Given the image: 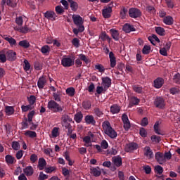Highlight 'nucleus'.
<instances>
[{
  "mask_svg": "<svg viewBox=\"0 0 180 180\" xmlns=\"http://www.w3.org/2000/svg\"><path fill=\"white\" fill-rule=\"evenodd\" d=\"M53 99L48 102L47 108L53 113H61L64 110V105H60L56 102H61V96L57 93H53Z\"/></svg>",
  "mask_w": 180,
  "mask_h": 180,
  "instance_id": "f257e3e1",
  "label": "nucleus"
},
{
  "mask_svg": "<svg viewBox=\"0 0 180 180\" xmlns=\"http://www.w3.org/2000/svg\"><path fill=\"white\" fill-rule=\"evenodd\" d=\"M103 129L104 130L105 134L108 136L110 139H116L117 137V132L115 131L112 126H110V122L109 121H105L103 123Z\"/></svg>",
  "mask_w": 180,
  "mask_h": 180,
  "instance_id": "f03ea898",
  "label": "nucleus"
},
{
  "mask_svg": "<svg viewBox=\"0 0 180 180\" xmlns=\"http://www.w3.org/2000/svg\"><path fill=\"white\" fill-rule=\"evenodd\" d=\"M75 60V56L65 55L63 56L61 60V65L65 68H70L74 65V61Z\"/></svg>",
  "mask_w": 180,
  "mask_h": 180,
  "instance_id": "7ed1b4c3",
  "label": "nucleus"
},
{
  "mask_svg": "<svg viewBox=\"0 0 180 180\" xmlns=\"http://www.w3.org/2000/svg\"><path fill=\"white\" fill-rule=\"evenodd\" d=\"M141 10L137 8H130L129 10V15L130 18H132V19H137V18H141Z\"/></svg>",
  "mask_w": 180,
  "mask_h": 180,
  "instance_id": "20e7f679",
  "label": "nucleus"
},
{
  "mask_svg": "<svg viewBox=\"0 0 180 180\" xmlns=\"http://www.w3.org/2000/svg\"><path fill=\"white\" fill-rule=\"evenodd\" d=\"M155 108L158 109H164L165 108V99L161 96H157L153 102Z\"/></svg>",
  "mask_w": 180,
  "mask_h": 180,
  "instance_id": "39448f33",
  "label": "nucleus"
},
{
  "mask_svg": "<svg viewBox=\"0 0 180 180\" xmlns=\"http://www.w3.org/2000/svg\"><path fill=\"white\" fill-rule=\"evenodd\" d=\"M72 19L73 20V23L76 26L80 27L81 26H84V19L82 18V17H81V15L74 14L72 16Z\"/></svg>",
  "mask_w": 180,
  "mask_h": 180,
  "instance_id": "423d86ee",
  "label": "nucleus"
},
{
  "mask_svg": "<svg viewBox=\"0 0 180 180\" xmlns=\"http://www.w3.org/2000/svg\"><path fill=\"white\" fill-rule=\"evenodd\" d=\"M139 148V144L134 142L127 143L125 145L124 150L126 153H133L134 150Z\"/></svg>",
  "mask_w": 180,
  "mask_h": 180,
  "instance_id": "0eeeda50",
  "label": "nucleus"
},
{
  "mask_svg": "<svg viewBox=\"0 0 180 180\" xmlns=\"http://www.w3.org/2000/svg\"><path fill=\"white\" fill-rule=\"evenodd\" d=\"M155 160L160 165L162 164H165L167 162V160H165V157H164V153L161 152H157L155 155Z\"/></svg>",
  "mask_w": 180,
  "mask_h": 180,
  "instance_id": "6e6552de",
  "label": "nucleus"
},
{
  "mask_svg": "<svg viewBox=\"0 0 180 180\" xmlns=\"http://www.w3.org/2000/svg\"><path fill=\"white\" fill-rule=\"evenodd\" d=\"M102 85L104 86L105 91L110 88L112 85V79L108 77H102Z\"/></svg>",
  "mask_w": 180,
  "mask_h": 180,
  "instance_id": "1a4fd4ad",
  "label": "nucleus"
},
{
  "mask_svg": "<svg viewBox=\"0 0 180 180\" xmlns=\"http://www.w3.org/2000/svg\"><path fill=\"white\" fill-rule=\"evenodd\" d=\"M44 16L46 19H48V20H56L57 18V15L53 11H47L44 13Z\"/></svg>",
  "mask_w": 180,
  "mask_h": 180,
  "instance_id": "9d476101",
  "label": "nucleus"
},
{
  "mask_svg": "<svg viewBox=\"0 0 180 180\" xmlns=\"http://www.w3.org/2000/svg\"><path fill=\"white\" fill-rule=\"evenodd\" d=\"M46 84H47V79L46 78V76L43 75L39 78L37 82V86L39 89H43L44 86H46Z\"/></svg>",
  "mask_w": 180,
  "mask_h": 180,
  "instance_id": "9b49d317",
  "label": "nucleus"
},
{
  "mask_svg": "<svg viewBox=\"0 0 180 180\" xmlns=\"http://www.w3.org/2000/svg\"><path fill=\"white\" fill-rule=\"evenodd\" d=\"M143 153L145 157L149 158V160H152V158H154V152H153L150 146H146L143 149Z\"/></svg>",
  "mask_w": 180,
  "mask_h": 180,
  "instance_id": "f8f14e48",
  "label": "nucleus"
},
{
  "mask_svg": "<svg viewBox=\"0 0 180 180\" xmlns=\"http://www.w3.org/2000/svg\"><path fill=\"white\" fill-rule=\"evenodd\" d=\"M122 120L124 123V129L126 130V131H127V130H129V129L131 127L130 121L129 120V117H127V115L123 114Z\"/></svg>",
  "mask_w": 180,
  "mask_h": 180,
  "instance_id": "ddd939ff",
  "label": "nucleus"
},
{
  "mask_svg": "<svg viewBox=\"0 0 180 180\" xmlns=\"http://www.w3.org/2000/svg\"><path fill=\"white\" fill-rule=\"evenodd\" d=\"M6 56L7 60H8V61H15L17 58L16 52L13 51V50H8L6 53Z\"/></svg>",
  "mask_w": 180,
  "mask_h": 180,
  "instance_id": "4468645a",
  "label": "nucleus"
},
{
  "mask_svg": "<svg viewBox=\"0 0 180 180\" xmlns=\"http://www.w3.org/2000/svg\"><path fill=\"white\" fill-rule=\"evenodd\" d=\"M84 120L86 124H91V126H95L96 124V121L95 120L94 115H86Z\"/></svg>",
  "mask_w": 180,
  "mask_h": 180,
  "instance_id": "2eb2a0df",
  "label": "nucleus"
},
{
  "mask_svg": "<svg viewBox=\"0 0 180 180\" xmlns=\"http://www.w3.org/2000/svg\"><path fill=\"white\" fill-rule=\"evenodd\" d=\"M112 161L115 165V167H117L119 168V167H122L123 162L122 160V157L120 156H115L112 158Z\"/></svg>",
  "mask_w": 180,
  "mask_h": 180,
  "instance_id": "dca6fc26",
  "label": "nucleus"
},
{
  "mask_svg": "<svg viewBox=\"0 0 180 180\" xmlns=\"http://www.w3.org/2000/svg\"><path fill=\"white\" fill-rule=\"evenodd\" d=\"M111 13H112V8L110 6H108L102 10V14L103 18H105V19H109V18L112 16L110 15Z\"/></svg>",
  "mask_w": 180,
  "mask_h": 180,
  "instance_id": "f3484780",
  "label": "nucleus"
},
{
  "mask_svg": "<svg viewBox=\"0 0 180 180\" xmlns=\"http://www.w3.org/2000/svg\"><path fill=\"white\" fill-rule=\"evenodd\" d=\"M46 165H47V162H46V159L44 158H41L38 160V168L39 171H43L45 169Z\"/></svg>",
  "mask_w": 180,
  "mask_h": 180,
  "instance_id": "a211bd4d",
  "label": "nucleus"
},
{
  "mask_svg": "<svg viewBox=\"0 0 180 180\" xmlns=\"http://www.w3.org/2000/svg\"><path fill=\"white\" fill-rule=\"evenodd\" d=\"M109 58L111 68H115L116 67V57L115 56V53H113L112 51L109 53Z\"/></svg>",
  "mask_w": 180,
  "mask_h": 180,
  "instance_id": "6ab92c4d",
  "label": "nucleus"
},
{
  "mask_svg": "<svg viewBox=\"0 0 180 180\" xmlns=\"http://www.w3.org/2000/svg\"><path fill=\"white\" fill-rule=\"evenodd\" d=\"M164 85V79L161 77H158L156 79L154 80V86L157 89H160Z\"/></svg>",
  "mask_w": 180,
  "mask_h": 180,
  "instance_id": "aec40b11",
  "label": "nucleus"
},
{
  "mask_svg": "<svg viewBox=\"0 0 180 180\" xmlns=\"http://www.w3.org/2000/svg\"><path fill=\"white\" fill-rule=\"evenodd\" d=\"M123 31L126 33H130V32H136V28L134 27L129 23H126L124 25Z\"/></svg>",
  "mask_w": 180,
  "mask_h": 180,
  "instance_id": "412c9836",
  "label": "nucleus"
},
{
  "mask_svg": "<svg viewBox=\"0 0 180 180\" xmlns=\"http://www.w3.org/2000/svg\"><path fill=\"white\" fill-rule=\"evenodd\" d=\"M120 106L117 104H113L110 108V112L112 113V115H116L120 112Z\"/></svg>",
  "mask_w": 180,
  "mask_h": 180,
  "instance_id": "4be33fe9",
  "label": "nucleus"
},
{
  "mask_svg": "<svg viewBox=\"0 0 180 180\" xmlns=\"http://www.w3.org/2000/svg\"><path fill=\"white\" fill-rule=\"evenodd\" d=\"M110 33L111 34V37L115 41H119V31L115 29H111L110 30Z\"/></svg>",
  "mask_w": 180,
  "mask_h": 180,
  "instance_id": "5701e85b",
  "label": "nucleus"
},
{
  "mask_svg": "<svg viewBox=\"0 0 180 180\" xmlns=\"http://www.w3.org/2000/svg\"><path fill=\"white\" fill-rule=\"evenodd\" d=\"M91 174L94 175V176H101V174H102V172L101 171V169L99 167H92L90 169Z\"/></svg>",
  "mask_w": 180,
  "mask_h": 180,
  "instance_id": "b1692460",
  "label": "nucleus"
},
{
  "mask_svg": "<svg viewBox=\"0 0 180 180\" xmlns=\"http://www.w3.org/2000/svg\"><path fill=\"white\" fill-rule=\"evenodd\" d=\"M4 110L7 116H12L15 113V108L13 106L6 105Z\"/></svg>",
  "mask_w": 180,
  "mask_h": 180,
  "instance_id": "393cba45",
  "label": "nucleus"
},
{
  "mask_svg": "<svg viewBox=\"0 0 180 180\" xmlns=\"http://www.w3.org/2000/svg\"><path fill=\"white\" fill-rule=\"evenodd\" d=\"M4 40L9 43L11 47H15L17 46L16 39L11 36L4 37Z\"/></svg>",
  "mask_w": 180,
  "mask_h": 180,
  "instance_id": "a878e982",
  "label": "nucleus"
},
{
  "mask_svg": "<svg viewBox=\"0 0 180 180\" xmlns=\"http://www.w3.org/2000/svg\"><path fill=\"white\" fill-rule=\"evenodd\" d=\"M148 40H149V41L151 43V44H153V46H155V41H157V43H160V38L158 37H157V35L153 34L151 36H149L148 37Z\"/></svg>",
  "mask_w": 180,
  "mask_h": 180,
  "instance_id": "bb28decb",
  "label": "nucleus"
},
{
  "mask_svg": "<svg viewBox=\"0 0 180 180\" xmlns=\"http://www.w3.org/2000/svg\"><path fill=\"white\" fill-rule=\"evenodd\" d=\"M70 5L71 11L72 12H77L78 11V3L77 1H74V0H68Z\"/></svg>",
  "mask_w": 180,
  "mask_h": 180,
  "instance_id": "cd10ccee",
  "label": "nucleus"
},
{
  "mask_svg": "<svg viewBox=\"0 0 180 180\" xmlns=\"http://www.w3.org/2000/svg\"><path fill=\"white\" fill-rule=\"evenodd\" d=\"M95 135L92 132L89 131L88 136H86L83 138V141L86 144H91V139H94Z\"/></svg>",
  "mask_w": 180,
  "mask_h": 180,
  "instance_id": "c85d7f7f",
  "label": "nucleus"
},
{
  "mask_svg": "<svg viewBox=\"0 0 180 180\" xmlns=\"http://www.w3.org/2000/svg\"><path fill=\"white\" fill-rule=\"evenodd\" d=\"M140 103V99H139L137 97H131L130 101H129V108H133L134 105H139Z\"/></svg>",
  "mask_w": 180,
  "mask_h": 180,
  "instance_id": "c756f323",
  "label": "nucleus"
},
{
  "mask_svg": "<svg viewBox=\"0 0 180 180\" xmlns=\"http://www.w3.org/2000/svg\"><path fill=\"white\" fill-rule=\"evenodd\" d=\"M163 22L165 25H168L169 26L171 25H174V18L171 15H167L164 18Z\"/></svg>",
  "mask_w": 180,
  "mask_h": 180,
  "instance_id": "7c9ffc66",
  "label": "nucleus"
},
{
  "mask_svg": "<svg viewBox=\"0 0 180 180\" xmlns=\"http://www.w3.org/2000/svg\"><path fill=\"white\" fill-rule=\"evenodd\" d=\"M17 30L18 32H20V33L26 34L28 33V32H30L32 30L29 28L27 25H25L24 27H18Z\"/></svg>",
  "mask_w": 180,
  "mask_h": 180,
  "instance_id": "2f4dec72",
  "label": "nucleus"
},
{
  "mask_svg": "<svg viewBox=\"0 0 180 180\" xmlns=\"http://www.w3.org/2000/svg\"><path fill=\"white\" fill-rule=\"evenodd\" d=\"M39 51H41L42 54L47 56L51 51L50 46H49V45H44L39 49Z\"/></svg>",
  "mask_w": 180,
  "mask_h": 180,
  "instance_id": "473e14b6",
  "label": "nucleus"
},
{
  "mask_svg": "<svg viewBox=\"0 0 180 180\" xmlns=\"http://www.w3.org/2000/svg\"><path fill=\"white\" fill-rule=\"evenodd\" d=\"M33 172V167L32 166H28L24 169V174H26L27 176H32Z\"/></svg>",
  "mask_w": 180,
  "mask_h": 180,
  "instance_id": "72a5a7b5",
  "label": "nucleus"
},
{
  "mask_svg": "<svg viewBox=\"0 0 180 180\" xmlns=\"http://www.w3.org/2000/svg\"><path fill=\"white\" fill-rule=\"evenodd\" d=\"M5 159H6V162H7V164H15V162H16V160L15 159V157H13L11 155H6Z\"/></svg>",
  "mask_w": 180,
  "mask_h": 180,
  "instance_id": "f704fd0d",
  "label": "nucleus"
},
{
  "mask_svg": "<svg viewBox=\"0 0 180 180\" xmlns=\"http://www.w3.org/2000/svg\"><path fill=\"white\" fill-rule=\"evenodd\" d=\"M83 117L84 115H82V112H77L75 115L74 120L76 123H81V122H82Z\"/></svg>",
  "mask_w": 180,
  "mask_h": 180,
  "instance_id": "c9c22d12",
  "label": "nucleus"
},
{
  "mask_svg": "<svg viewBox=\"0 0 180 180\" xmlns=\"http://www.w3.org/2000/svg\"><path fill=\"white\" fill-rule=\"evenodd\" d=\"M18 46L23 47V49H29L30 47V43L27 40H22L18 43Z\"/></svg>",
  "mask_w": 180,
  "mask_h": 180,
  "instance_id": "e433bc0d",
  "label": "nucleus"
},
{
  "mask_svg": "<svg viewBox=\"0 0 180 180\" xmlns=\"http://www.w3.org/2000/svg\"><path fill=\"white\" fill-rule=\"evenodd\" d=\"M25 136L30 137V139H36V137H37V134L36 131L28 130L25 131Z\"/></svg>",
  "mask_w": 180,
  "mask_h": 180,
  "instance_id": "4c0bfd02",
  "label": "nucleus"
},
{
  "mask_svg": "<svg viewBox=\"0 0 180 180\" xmlns=\"http://www.w3.org/2000/svg\"><path fill=\"white\" fill-rule=\"evenodd\" d=\"M153 129H154L155 133H156V134H159L160 136L164 135L163 134L160 132V131H161V129H160V122H156L153 126Z\"/></svg>",
  "mask_w": 180,
  "mask_h": 180,
  "instance_id": "58836bf2",
  "label": "nucleus"
},
{
  "mask_svg": "<svg viewBox=\"0 0 180 180\" xmlns=\"http://www.w3.org/2000/svg\"><path fill=\"white\" fill-rule=\"evenodd\" d=\"M155 32L159 36H165V30L161 27H155Z\"/></svg>",
  "mask_w": 180,
  "mask_h": 180,
  "instance_id": "ea45409f",
  "label": "nucleus"
},
{
  "mask_svg": "<svg viewBox=\"0 0 180 180\" xmlns=\"http://www.w3.org/2000/svg\"><path fill=\"white\" fill-rule=\"evenodd\" d=\"M68 96H74L75 95V89L74 87H69L65 91Z\"/></svg>",
  "mask_w": 180,
  "mask_h": 180,
  "instance_id": "a19ab883",
  "label": "nucleus"
},
{
  "mask_svg": "<svg viewBox=\"0 0 180 180\" xmlns=\"http://www.w3.org/2000/svg\"><path fill=\"white\" fill-rule=\"evenodd\" d=\"M82 106L84 109H85L86 110H88V109H91L92 106V103L89 101H84L82 103Z\"/></svg>",
  "mask_w": 180,
  "mask_h": 180,
  "instance_id": "79ce46f5",
  "label": "nucleus"
},
{
  "mask_svg": "<svg viewBox=\"0 0 180 180\" xmlns=\"http://www.w3.org/2000/svg\"><path fill=\"white\" fill-rule=\"evenodd\" d=\"M132 89L134 91V92H136V94H143V87L139 85H134L132 86Z\"/></svg>",
  "mask_w": 180,
  "mask_h": 180,
  "instance_id": "37998d69",
  "label": "nucleus"
},
{
  "mask_svg": "<svg viewBox=\"0 0 180 180\" xmlns=\"http://www.w3.org/2000/svg\"><path fill=\"white\" fill-rule=\"evenodd\" d=\"M66 122H72V119L68 115H63L61 117V123Z\"/></svg>",
  "mask_w": 180,
  "mask_h": 180,
  "instance_id": "c03bdc74",
  "label": "nucleus"
},
{
  "mask_svg": "<svg viewBox=\"0 0 180 180\" xmlns=\"http://www.w3.org/2000/svg\"><path fill=\"white\" fill-rule=\"evenodd\" d=\"M77 28H74L72 32L75 34H78V33H82L84 30H85V27L81 26V27H77Z\"/></svg>",
  "mask_w": 180,
  "mask_h": 180,
  "instance_id": "a18cd8bd",
  "label": "nucleus"
},
{
  "mask_svg": "<svg viewBox=\"0 0 180 180\" xmlns=\"http://www.w3.org/2000/svg\"><path fill=\"white\" fill-rule=\"evenodd\" d=\"M95 70H98V72H105V67L102 64H97L94 66Z\"/></svg>",
  "mask_w": 180,
  "mask_h": 180,
  "instance_id": "49530a36",
  "label": "nucleus"
},
{
  "mask_svg": "<svg viewBox=\"0 0 180 180\" xmlns=\"http://www.w3.org/2000/svg\"><path fill=\"white\" fill-rule=\"evenodd\" d=\"M57 169V167L54 166H50L49 167H45L44 171L46 174H51V172H54Z\"/></svg>",
  "mask_w": 180,
  "mask_h": 180,
  "instance_id": "de8ad7c7",
  "label": "nucleus"
},
{
  "mask_svg": "<svg viewBox=\"0 0 180 180\" xmlns=\"http://www.w3.org/2000/svg\"><path fill=\"white\" fill-rule=\"evenodd\" d=\"M173 82L174 84H177V85H180V74L176 73L173 77Z\"/></svg>",
  "mask_w": 180,
  "mask_h": 180,
  "instance_id": "09e8293b",
  "label": "nucleus"
},
{
  "mask_svg": "<svg viewBox=\"0 0 180 180\" xmlns=\"http://www.w3.org/2000/svg\"><path fill=\"white\" fill-rule=\"evenodd\" d=\"M55 11L57 15H63V13H64V8L61 6H56Z\"/></svg>",
  "mask_w": 180,
  "mask_h": 180,
  "instance_id": "8fccbe9b",
  "label": "nucleus"
},
{
  "mask_svg": "<svg viewBox=\"0 0 180 180\" xmlns=\"http://www.w3.org/2000/svg\"><path fill=\"white\" fill-rule=\"evenodd\" d=\"M8 60L6 54L5 53L0 51V63H5Z\"/></svg>",
  "mask_w": 180,
  "mask_h": 180,
  "instance_id": "3c124183",
  "label": "nucleus"
},
{
  "mask_svg": "<svg viewBox=\"0 0 180 180\" xmlns=\"http://www.w3.org/2000/svg\"><path fill=\"white\" fill-rule=\"evenodd\" d=\"M155 171L156 174H158V175H161V174L164 172V168H162V167H161L160 165H157L155 167Z\"/></svg>",
  "mask_w": 180,
  "mask_h": 180,
  "instance_id": "603ef678",
  "label": "nucleus"
},
{
  "mask_svg": "<svg viewBox=\"0 0 180 180\" xmlns=\"http://www.w3.org/2000/svg\"><path fill=\"white\" fill-rule=\"evenodd\" d=\"M150 51H151V47L148 45H145L142 49L143 54H150Z\"/></svg>",
  "mask_w": 180,
  "mask_h": 180,
  "instance_id": "864d4df0",
  "label": "nucleus"
},
{
  "mask_svg": "<svg viewBox=\"0 0 180 180\" xmlns=\"http://www.w3.org/2000/svg\"><path fill=\"white\" fill-rule=\"evenodd\" d=\"M34 110L30 111L27 115V120L29 123H32L33 122V116H34Z\"/></svg>",
  "mask_w": 180,
  "mask_h": 180,
  "instance_id": "5fc2aeb1",
  "label": "nucleus"
},
{
  "mask_svg": "<svg viewBox=\"0 0 180 180\" xmlns=\"http://www.w3.org/2000/svg\"><path fill=\"white\" fill-rule=\"evenodd\" d=\"M79 57L82 61H84L86 64H89V58H86V56L84 54H79Z\"/></svg>",
  "mask_w": 180,
  "mask_h": 180,
  "instance_id": "6e6d98bb",
  "label": "nucleus"
},
{
  "mask_svg": "<svg viewBox=\"0 0 180 180\" xmlns=\"http://www.w3.org/2000/svg\"><path fill=\"white\" fill-rule=\"evenodd\" d=\"M12 148L13 150H15V151H18L20 148V144L18 141H13L12 143Z\"/></svg>",
  "mask_w": 180,
  "mask_h": 180,
  "instance_id": "4d7b16f0",
  "label": "nucleus"
},
{
  "mask_svg": "<svg viewBox=\"0 0 180 180\" xmlns=\"http://www.w3.org/2000/svg\"><path fill=\"white\" fill-rule=\"evenodd\" d=\"M127 8L123 7L120 11V15H121V18L122 19H126V15H127Z\"/></svg>",
  "mask_w": 180,
  "mask_h": 180,
  "instance_id": "13d9d810",
  "label": "nucleus"
},
{
  "mask_svg": "<svg viewBox=\"0 0 180 180\" xmlns=\"http://www.w3.org/2000/svg\"><path fill=\"white\" fill-rule=\"evenodd\" d=\"M151 141L153 143H160L161 141V137L157 135H153L150 137Z\"/></svg>",
  "mask_w": 180,
  "mask_h": 180,
  "instance_id": "bf43d9fd",
  "label": "nucleus"
},
{
  "mask_svg": "<svg viewBox=\"0 0 180 180\" xmlns=\"http://www.w3.org/2000/svg\"><path fill=\"white\" fill-rule=\"evenodd\" d=\"M28 102L30 105V106H32V105H34V103H36V96L32 95L28 98Z\"/></svg>",
  "mask_w": 180,
  "mask_h": 180,
  "instance_id": "052dcab7",
  "label": "nucleus"
},
{
  "mask_svg": "<svg viewBox=\"0 0 180 180\" xmlns=\"http://www.w3.org/2000/svg\"><path fill=\"white\" fill-rule=\"evenodd\" d=\"M52 133V137H53V139H56V137H58L59 136V133H58V128L57 127H54L51 131Z\"/></svg>",
  "mask_w": 180,
  "mask_h": 180,
  "instance_id": "680f3d73",
  "label": "nucleus"
},
{
  "mask_svg": "<svg viewBox=\"0 0 180 180\" xmlns=\"http://www.w3.org/2000/svg\"><path fill=\"white\" fill-rule=\"evenodd\" d=\"M15 23L20 27L22 26L23 25V18L22 16L17 17L15 18Z\"/></svg>",
  "mask_w": 180,
  "mask_h": 180,
  "instance_id": "e2e57ef3",
  "label": "nucleus"
},
{
  "mask_svg": "<svg viewBox=\"0 0 180 180\" xmlns=\"http://www.w3.org/2000/svg\"><path fill=\"white\" fill-rule=\"evenodd\" d=\"M141 126H143V127H146V126H148V118L143 117L141 121Z\"/></svg>",
  "mask_w": 180,
  "mask_h": 180,
  "instance_id": "0e129e2a",
  "label": "nucleus"
},
{
  "mask_svg": "<svg viewBox=\"0 0 180 180\" xmlns=\"http://www.w3.org/2000/svg\"><path fill=\"white\" fill-rule=\"evenodd\" d=\"M72 44L76 49H78V47H79V39H78V38H74L72 40Z\"/></svg>",
  "mask_w": 180,
  "mask_h": 180,
  "instance_id": "69168bd1",
  "label": "nucleus"
},
{
  "mask_svg": "<svg viewBox=\"0 0 180 180\" xmlns=\"http://www.w3.org/2000/svg\"><path fill=\"white\" fill-rule=\"evenodd\" d=\"M48 178H49V175L44 174L43 172H39L38 180H44V179H47Z\"/></svg>",
  "mask_w": 180,
  "mask_h": 180,
  "instance_id": "338daca9",
  "label": "nucleus"
},
{
  "mask_svg": "<svg viewBox=\"0 0 180 180\" xmlns=\"http://www.w3.org/2000/svg\"><path fill=\"white\" fill-rule=\"evenodd\" d=\"M21 110L22 112H28V110H32V105H22Z\"/></svg>",
  "mask_w": 180,
  "mask_h": 180,
  "instance_id": "774afa93",
  "label": "nucleus"
}]
</instances>
